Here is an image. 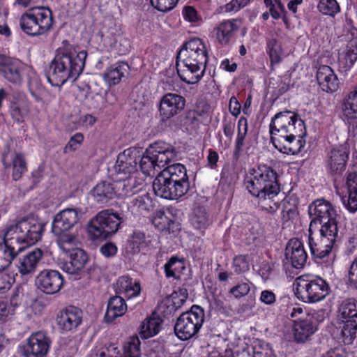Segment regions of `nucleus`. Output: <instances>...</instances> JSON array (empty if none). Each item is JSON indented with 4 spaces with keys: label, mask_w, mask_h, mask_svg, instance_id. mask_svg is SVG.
Returning <instances> with one entry per match:
<instances>
[{
    "label": "nucleus",
    "mask_w": 357,
    "mask_h": 357,
    "mask_svg": "<svg viewBox=\"0 0 357 357\" xmlns=\"http://www.w3.org/2000/svg\"><path fill=\"white\" fill-rule=\"evenodd\" d=\"M177 153L174 146L161 141L151 144L144 153L139 148L130 147L118 155L115 171L127 175L136 174L139 168L145 176H151L157 166L167 165Z\"/></svg>",
    "instance_id": "f257e3e1"
},
{
    "label": "nucleus",
    "mask_w": 357,
    "mask_h": 357,
    "mask_svg": "<svg viewBox=\"0 0 357 357\" xmlns=\"http://www.w3.org/2000/svg\"><path fill=\"white\" fill-rule=\"evenodd\" d=\"M271 142L280 153L297 155L305 147L306 128L299 114L291 110L276 113L269 124Z\"/></svg>",
    "instance_id": "f03ea898"
},
{
    "label": "nucleus",
    "mask_w": 357,
    "mask_h": 357,
    "mask_svg": "<svg viewBox=\"0 0 357 357\" xmlns=\"http://www.w3.org/2000/svg\"><path fill=\"white\" fill-rule=\"evenodd\" d=\"M279 174L275 169L266 164H259L252 169L245 178L249 193L257 199L258 206L271 214L280 208L281 191Z\"/></svg>",
    "instance_id": "7ed1b4c3"
},
{
    "label": "nucleus",
    "mask_w": 357,
    "mask_h": 357,
    "mask_svg": "<svg viewBox=\"0 0 357 357\" xmlns=\"http://www.w3.org/2000/svg\"><path fill=\"white\" fill-rule=\"evenodd\" d=\"M62 45L56 50L46 71L48 82L55 86H61L69 79L76 80L84 70L87 56L86 51L77 52L68 40H63Z\"/></svg>",
    "instance_id": "20e7f679"
},
{
    "label": "nucleus",
    "mask_w": 357,
    "mask_h": 357,
    "mask_svg": "<svg viewBox=\"0 0 357 357\" xmlns=\"http://www.w3.org/2000/svg\"><path fill=\"white\" fill-rule=\"evenodd\" d=\"M155 195L167 199H178L190 190V181L185 165L174 163L163 169L153 182Z\"/></svg>",
    "instance_id": "39448f33"
},
{
    "label": "nucleus",
    "mask_w": 357,
    "mask_h": 357,
    "mask_svg": "<svg viewBox=\"0 0 357 357\" xmlns=\"http://www.w3.org/2000/svg\"><path fill=\"white\" fill-rule=\"evenodd\" d=\"M342 231L308 229L307 244L314 261L323 267L332 268L336 257L333 248L342 238Z\"/></svg>",
    "instance_id": "423d86ee"
},
{
    "label": "nucleus",
    "mask_w": 357,
    "mask_h": 357,
    "mask_svg": "<svg viewBox=\"0 0 357 357\" xmlns=\"http://www.w3.org/2000/svg\"><path fill=\"white\" fill-rule=\"evenodd\" d=\"M337 326L332 335L339 343L349 345L357 337V301L354 298L343 300L337 307Z\"/></svg>",
    "instance_id": "0eeeda50"
},
{
    "label": "nucleus",
    "mask_w": 357,
    "mask_h": 357,
    "mask_svg": "<svg viewBox=\"0 0 357 357\" xmlns=\"http://www.w3.org/2000/svg\"><path fill=\"white\" fill-rule=\"evenodd\" d=\"M309 228L326 231H342L341 216L329 201L317 199L308 206Z\"/></svg>",
    "instance_id": "6e6552de"
},
{
    "label": "nucleus",
    "mask_w": 357,
    "mask_h": 357,
    "mask_svg": "<svg viewBox=\"0 0 357 357\" xmlns=\"http://www.w3.org/2000/svg\"><path fill=\"white\" fill-rule=\"evenodd\" d=\"M294 284L296 298L305 303L320 302L331 292L328 282L317 275L303 274L296 278Z\"/></svg>",
    "instance_id": "1a4fd4ad"
},
{
    "label": "nucleus",
    "mask_w": 357,
    "mask_h": 357,
    "mask_svg": "<svg viewBox=\"0 0 357 357\" xmlns=\"http://www.w3.org/2000/svg\"><path fill=\"white\" fill-rule=\"evenodd\" d=\"M54 24L52 10L47 6H36L22 14L19 24L22 31L31 37L47 34Z\"/></svg>",
    "instance_id": "9d476101"
},
{
    "label": "nucleus",
    "mask_w": 357,
    "mask_h": 357,
    "mask_svg": "<svg viewBox=\"0 0 357 357\" xmlns=\"http://www.w3.org/2000/svg\"><path fill=\"white\" fill-rule=\"evenodd\" d=\"M10 227L17 254L26 246L34 245L40 241L45 231V225L33 218H23Z\"/></svg>",
    "instance_id": "9b49d317"
},
{
    "label": "nucleus",
    "mask_w": 357,
    "mask_h": 357,
    "mask_svg": "<svg viewBox=\"0 0 357 357\" xmlns=\"http://www.w3.org/2000/svg\"><path fill=\"white\" fill-rule=\"evenodd\" d=\"M205 320L203 307L193 305L190 310L183 312L176 319L174 330L175 335L181 341L189 340L200 331Z\"/></svg>",
    "instance_id": "f8f14e48"
},
{
    "label": "nucleus",
    "mask_w": 357,
    "mask_h": 357,
    "mask_svg": "<svg viewBox=\"0 0 357 357\" xmlns=\"http://www.w3.org/2000/svg\"><path fill=\"white\" fill-rule=\"evenodd\" d=\"M121 223V218L118 213L102 211L89 223V237L92 241L106 239L119 230Z\"/></svg>",
    "instance_id": "ddd939ff"
},
{
    "label": "nucleus",
    "mask_w": 357,
    "mask_h": 357,
    "mask_svg": "<svg viewBox=\"0 0 357 357\" xmlns=\"http://www.w3.org/2000/svg\"><path fill=\"white\" fill-rule=\"evenodd\" d=\"M207 63L197 61L195 59L177 56L176 68L181 81L188 84H197L204 77Z\"/></svg>",
    "instance_id": "4468645a"
},
{
    "label": "nucleus",
    "mask_w": 357,
    "mask_h": 357,
    "mask_svg": "<svg viewBox=\"0 0 357 357\" xmlns=\"http://www.w3.org/2000/svg\"><path fill=\"white\" fill-rule=\"evenodd\" d=\"M349 154V147L346 144L333 146L328 151L325 160L326 168L334 180L341 176L345 171Z\"/></svg>",
    "instance_id": "2eb2a0df"
},
{
    "label": "nucleus",
    "mask_w": 357,
    "mask_h": 357,
    "mask_svg": "<svg viewBox=\"0 0 357 357\" xmlns=\"http://www.w3.org/2000/svg\"><path fill=\"white\" fill-rule=\"evenodd\" d=\"M51 344L45 333L38 331L33 333L20 348L23 357H47Z\"/></svg>",
    "instance_id": "dca6fc26"
},
{
    "label": "nucleus",
    "mask_w": 357,
    "mask_h": 357,
    "mask_svg": "<svg viewBox=\"0 0 357 357\" xmlns=\"http://www.w3.org/2000/svg\"><path fill=\"white\" fill-rule=\"evenodd\" d=\"M185 98L180 94L167 93L164 94L158 104L160 121L166 123L172 118L179 115L185 107Z\"/></svg>",
    "instance_id": "f3484780"
},
{
    "label": "nucleus",
    "mask_w": 357,
    "mask_h": 357,
    "mask_svg": "<svg viewBox=\"0 0 357 357\" xmlns=\"http://www.w3.org/2000/svg\"><path fill=\"white\" fill-rule=\"evenodd\" d=\"M64 284V278L57 270L44 269L36 278V285L42 292L52 295L60 291Z\"/></svg>",
    "instance_id": "a211bd4d"
},
{
    "label": "nucleus",
    "mask_w": 357,
    "mask_h": 357,
    "mask_svg": "<svg viewBox=\"0 0 357 357\" xmlns=\"http://www.w3.org/2000/svg\"><path fill=\"white\" fill-rule=\"evenodd\" d=\"M83 312L76 306L68 305L59 311L56 323L62 332L75 331L82 323Z\"/></svg>",
    "instance_id": "6ab92c4d"
},
{
    "label": "nucleus",
    "mask_w": 357,
    "mask_h": 357,
    "mask_svg": "<svg viewBox=\"0 0 357 357\" xmlns=\"http://www.w3.org/2000/svg\"><path fill=\"white\" fill-rule=\"evenodd\" d=\"M346 37L348 40L346 49L338 57L339 67L344 72L349 70L357 61V29L350 28Z\"/></svg>",
    "instance_id": "aec40b11"
},
{
    "label": "nucleus",
    "mask_w": 357,
    "mask_h": 357,
    "mask_svg": "<svg viewBox=\"0 0 357 357\" xmlns=\"http://www.w3.org/2000/svg\"><path fill=\"white\" fill-rule=\"evenodd\" d=\"M195 59L201 63H208V52L205 43L199 38H194L185 42L177 52V56Z\"/></svg>",
    "instance_id": "412c9836"
},
{
    "label": "nucleus",
    "mask_w": 357,
    "mask_h": 357,
    "mask_svg": "<svg viewBox=\"0 0 357 357\" xmlns=\"http://www.w3.org/2000/svg\"><path fill=\"white\" fill-rule=\"evenodd\" d=\"M79 220V211L76 208H66L56 213L52 223L53 234H61L73 228Z\"/></svg>",
    "instance_id": "4be33fe9"
},
{
    "label": "nucleus",
    "mask_w": 357,
    "mask_h": 357,
    "mask_svg": "<svg viewBox=\"0 0 357 357\" xmlns=\"http://www.w3.org/2000/svg\"><path fill=\"white\" fill-rule=\"evenodd\" d=\"M285 257L294 268H303L307 259L303 243L296 238L290 239L285 249Z\"/></svg>",
    "instance_id": "5701e85b"
},
{
    "label": "nucleus",
    "mask_w": 357,
    "mask_h": 357,
    "mask_svg": "<svg viewBox=\"0 0 357 357\" xmlns=\"http://www.w3.org/2000/svg\"><path fill=\"white\" fill-rule=\"evenodd\" d=\"M24 64L19 60L6 56L0 64V74L8 82L19 85L23 79Z\"/></svg>",
    "instance_id": "b1692460"
},
{
    "label": "nucleus",
    "mask_w": 357,
    "mask_h": 357,
    "mask_svg": "<svg viewBox=\"0 0 357 357\" xmlns=\"http://www.w3.org/2000/svg\"><path fill=\"white\" fill-rule=\"evenodd\" d=\"M129 64L123 61H118L114 63L107 67L102 73V79L109 87H113L122 81L130 72Z\"/></svg>",
    "instance_id": "393cba45"
},
{
    "label": "nucleus",
    "mask_w": 357,
    "mask_h": 357,
    "mask_svg": "<svg viewBox=\"0 0 357 357\" xmlns=\"http://www.w3.org/2000/svg\"><path fill=\"white\" fill-rule=\"evenodd\" d=\"M317 80L323 91L333 93L339 88V79L333 70L328 66L321 65L317 71Z\"/></svg>",
    "instance_id": "a878e982"
},
{
    "label": "nucleus",
    "mask_w": 357,
    "mask_h": 357,
    "mask_svg": "<svg viewBox=\"0 0 357 357\" xmlns=\"http://www.w3.org/2000/svg\"><path fill=\"white\" fill-rule=\"evenodd\" d=\"M317 324L313 317H306L298 321L294 320L293 325L294 337L296 342L304 343L317 331Z\"/></svg>",
    "instance_id": "bb28decb"
},
{
    "label": "nucleus",
    "mask_w": 357,
    "mask_h": 357,
    "mask_svg": "<svg viewBox=\"0 0 357 357\" xmlns=\"http://www.w3.org/2000/svg\"><path fill=\"white\" fill-rule=\"evenodd\" d=\"M119 189L116 186V181L108 183L102 181L98 183L91 191V195L98 204H107L116 196L122 197L119 195Z\"/></svg>",
    "instance_id": "cd10ccee"
},
{
    "label": "nucleus",
    "mask_w": 357,
    "mask_h": 357,
    "mask_svg": "<svg viewBox=\"0 0 357 357\" xmlns=\"http://www.w3.org/2000/svg\"><path fill=\"white\" fill-rule=\"evenodd\" d=\"M240 26L236 19L222 21L215 29V35L218 42L222 46L228 45L234 39L235 33L238 31Z\"/></svg>",
    "instance_id": "c85d7f7f"
},
{
    "label": "nucleus",
    "mask_w": 357,
    "mask_h": 357,
    "mask_svg": "<svg viewBox=\"0 0 357 357\" xmlns=\"http://www.w3.org/2000/svg\"><path fill=\"white\" fill-rule=\"evenodd\" d=\"M347 195L342 197L344 207L350 212L357 211V172L348 173L346 178Z\"/></svg>",
    "instance_id": "c756f323"
},
{
    "label": "nucleus",
    "mask_w": 357,
    "mask_h": 357,
    "mask_svg": "<svg viewBox=\"0 0 357 357\" xmlns=\"http://www.w3.org/2000/svg\"><path fill=\"white\" fill-rule=\"evenodd\" d=\"M141 291L139 282L134 280L128 275H123L118 278L116 283V293L123 296L127 299L137 297Z\"/></svg>",
    "instance_id": "7c9ffc66"
},
{
    "label": "nucleus",
    "mask_w": 357,
    "mask_h": 357,
    "mask_svg": "<svg viewBox=\"0 0 357 357\" xmlns=\"http://www.w3.org/2000/svg\"><path fill=\"white\" fill-rule=\"evenodd\" d=\"M69 252V260L66 261L63 270L69 274H75L80 271L88 261L86 252L81 248H73Z\"/></svg>",
    "instance_id": "2f4dec72"
},
{
    "label": "nucleus",
    "mask_w": 357,
    "mask_h": 357,
    "mask_svg": "<svg viewBox=\"0 0 357 357\" xmlns=\"http://www.w3.org/2000/svg\"><path fill=\"white\" fill-rule=\"evenodd\" d=\"M135 174L125 175L116 181V186L119 189V195L122 197H128L142 190L143 181L137 179Z\"/></svg>",
    "instance_id": "473e14b6"
},
{
    "label": "nucleus",
    "mask_w": 357,
    "mask_h": 357,
    "mask_svg": "<svg viewBox=\"0 0 357 357\" xmlns=\"http://www.w3.org/2000/svg\"><path fill=\"white\" fill-rule=\"evenodd\" d=\"M153 224L161 231L174 233L178 229L175 217L169 208L157 211L153 219Z\"/></svg>",
    "instance_id": "72a5a7b5"
},
{
    "label": "nucleus",
    "mask_w": 357,
    "mask_h": 357,
    "mask_svg": "<svg viewBox=\"0 0 357 357\" xmlns=\"http://www.w3.org/2000/svg\"><path fill=\"white\" fill-rule=\"evenodd\" d=\"M6 157L7 153H3L1 160L2 164L6 169L12 167V178L17 181L20 180L22 177L23 174L28 171L25 155L21 152L15 153L12 158L11 162L6 161Z\"/></svg>",
    "instance_id": "f704fd0d"
},
{
    "label": "nucleus",
    "mask_w": 357,
    "mask_h": 357,
    "mask_svg": "<svg viewBox=\"0 0 357 357\" xmlns=\"http://www.w3.org/2000/svg\"><path fill=\"white\" fill-rule=\"evenodd\" d=\"M43 256V251L40 248H34L24 255L23 258L20 259L17 267L21 275H26L34 273Z\"/></svg>",
    "instance_id": "c9c22d12"
},
{
    "label": "nucleus",
    "mask_w": 357,
    "mask_h": 357,
    "mask_svg": "<svg viewBox=\"0 0 357 357\" xmlns=\"http://www.w3.org/2000/svg\"><path fill=\"white\" fill-rule=\"evenodd\" d=\"M127 311V305L125 299L120 295L110 298L108 301L105 321L111 323L117 317L123 316Z\"/></svg>",
    "instance_id": "e433bc0d"
},
{
    "label": "nucleus",
    "mask_w": 357,
    "mask_h": 357,
    "mask_svg": "<svg viewBox=\"0 0 357 357\" xmlns=\"http://www.w3.org/2000/svg\"><path fill=\"white\" fill-rule=\"evenodd\" d=\"M185 294L183 298L178 296V292L174 291L169 297L164 299L158 305V311L166 318L173 315L186 301L188 294Z\"/></svg>",
    "instance_id": "4c0bfd02"
},
{
    "label": "nucleus",
    "mask_w": 357,
    "mask_h": 357,
    "mask_svg": "<svg viewBox=\"0 0 357 357\" xmlns=\"http://www.w3.org/2000/svg\"><path fill=\"white\" fill-rule=\"evenodd\" d=\"M162 320L155 313L144 320L142 324L139 335L143 339H149L156 335L160 331Z\"/></svg>",
    "instance_id": "58836bf2"
},
{
    "label": "nucleus",
    "mask_w": 357,
    "mask_h": 357,
    "mask_svg": "<svg viewBox=\"0 0 357 357\" xmlns=\"http://www.w3.org/2000/svg\"><path fill=\"white\" fill-rule=\"evenodd\" d=\"M237 128L238 132L233 151V158L236 160L239 159L241 153L243 152L244 142L248 131V120L245 117L241 116L238 119Z\"/></svg>",
    "instance_id": "ea45409f"
},
{
    "label": "nucleus",
    "mask_w": 357,
    "mask_h": 357,
    "mask_svg": "<svg viewBox=\"0 0 357 357\" xmlns=\"http://www.w3.org/2000/svg\"><path fill=\"white\" fill-rule=\"evenodd\" d=\"M0 250L3 251L4 259L12 261L17 255L12 229L10 226L6 229L3 236H0Z\"/></svg>",
    "instance_id": "a19ab883"
},
{
    "label": "nucleus",
    "mask_w": 357,
    "mask_h": 357,
    "mask_svg": "<svg viewBox=\"0 0 357 357\" xmlns=\"http://www.w3.org/2000/svg\"><path fill=\"white\" fill-rule=\"evenodd\" d=\"M342 109L347 120L357 119V86L344 99Z\"/></svg>",
    "instance_id": "79ce46f5"
},
{
    "label": "nucleus",
    "mask_w": 357,
    "mask_h": 357,
    "mask_svg": "<svg viewBox=\"0 0 357 357\" xmlns=\"http://www.w3.org/2000/svg\"><path fill=\"white\" fill-rule=\"evenodd\" d=\"M185 269V259L177 256H172L164 265L165 274L167 278L179 279Z\"/></svg>",
    "instance_id": "37998d69"
},
{
    "label": "nucleus",
    "mask_w": 357,
    "mask_h": 357,
    "mask_svg": "<svg viewBox=\"0 0 357 357\" xmlns=\"http://www.w3.org/2000/svg\"><path fill=\"white\" fill-rule=\"evenodd\" d=\"M266 51L270 58L271 66L278 64L282 61L283 49L277 39L271 38L267 41Z\"/></svg>",
    "instance_id": "c03bdc74"
},
{
    "label": "nucleus",
    "mask_w": 357,
    "mask_h": 357,
    "mask_svg": "<svg viewBox=\"0 0 357 357\" xmlns=\"http://www.w3.org/2000/svg\"><path fill=\"white\" fill-rule=\"evenodd\" d=\"M132 203L137 211L143 215L148 214L154 208V202L149 193L137 197Z\"/></svg>",
    "instance_id": "a18cd8bd"
},
{
    "label": "nucleus",
    "mask_w": 357,
    "mask_h": 357,
    "mask_svg": "<svg viewBox=\"0 0 357 357\" xmlns=\"http://www.w3.org/2000/svg\"><path fill=\"white\" fill-rule=\"evenodd\" d=\"M282 202L281 219L283 224L294 219L298 215V207L295 203H291L289 198L280 199Z\"/></svg>",
    "instance_id": "49530a36"
},
{
    "label": "nucleus",
    "mask_w": 357,
    "mask_h": 357,
    "mask_svg": "<svg viewBox=\"0 0 357 357\" xmlns=\"http://www.w3.org/2000/svg\"><path fill=\"white\" fill-rule=\"evenodd\" d=\"M190 220L192 226L197 229H205L209 225L208 214L203 206H198L194 210Z\"/></svg>",
    "instance_id": "de8ad7c7"
},
{
    "label": "nucleus",
    "mask_w": 357,
    "mask_h": 357,
    "mask_svg": "<svg viewBox=\"0 0 357 357\" xmlns=\"http://www.w3.org/2000/svg\"><path fill=\"white\" fill-rule=\"evenodd\" d=\"M317 9L324 15L334 17L341 10L337 0H319Z\"/></svg>",
    "instance_id": "09e8293b"
},
{
    "label": "nucleus",
    "mask_w": 357,
    "mask_h": 357,
    "mask_svg": "<svg viewBox=\"0 0 357 357\" xmlns=\"http://www.w3.org/2000/svg\"><path fill=\"white\" fill-rule=\"evenodd\" d=\"M140 340L137 336L129 338L123 346V353L121 357H141Z\"/></svg>",
    "instance_id": "8fccbe9b"
},
{
    "label": "nucleus",
    "mask_w": 357,
    "mask_h": 357,
    "mask_svg": "<svg viewBox=\"0 0 357 357\" xmlns=\"http://www.w3.org/2000/svg\"><path fill=\"white\" fill-rule=\"evenodd\" d=\"M264 3L271 17L275 20L281 18L280 12H285L284 5L281 0H264Z\"/></svg>",
    "instance_id": "3c124183"
},
{
    "label": "nucleus",
    "mask_w": 357,
    "mask_h": 357,
    "mask_svg": "<svg viewBox=\"0 0 357 357\" xmlns=\"http://www.w3.org/2000/svg\"><path fill=\"white\" fill-rule=\"evenodd\" d=\"M54 234L58 236L57 244L59 247L66 253L70 252L71 250L70 247L75 243V236L67 233V231Z\"/></svg>",
    "instance_id": "603ef678"
},
{
    "label": "nucleus",
    "mask_w": 357,
    "mask_h": 357,
    "mask_svg": "<svg viewBox=\"0 0 357 357\" xmlns=\"http://www.w3.org/2000/svg\"><path fill=\"white\" fill-rule=\"evenodd\" d=\"M152 6L160 12L167 13L174 9L179 0H150Z\"/></svg>",
    "instance_id": "864d4df0"
},
{
    "label": "nucleus",
    "mask_w": 357,
    "mask_h": 357,
    "mask_svg": "<svg viewBox=\"0 0 357 357\" xmlns=\"http://www.w3.org/2000/svg\"><path fill=\"white\" fill-rule=\"evenodd\" d=\"M182 15L185 21L190 23H197L202 20L201 15L192 6H185L182 9Z\"/></svg>",
    "instance_id": "5fc2aeb1"
},
{
    "label": "nucleus",
    "mask_w": 357,
    "mask_h": 357,
    "mask_svg": "<svg viewBox=\"0 0 357 357\" xmlns=\"http://www.w3.org/2000/svg\"><path fill=\"white\" fill-rule=\"evenodd\" d=\"M10 115L13 119L17 123L24 121V118L28 114V109L19 104L14 102L10 106Z\"/></svg>",
    "instance_id": "6e6d98bb"
},
{
    "label": "nucleus",
    "mask_w": 357,
    "mask_h": 357,
    "mask_svg": "<svg viewBox=\"0 0 357 357\" xmlns=\"http://www.w3.org/2000/svg\"><path fill=\"white\" fill-rule=\"evenodd\" d=\"M254 0H231L225 6L226 13H235L249 5Z\"/></svg>",
    "instance_id": "4d7b16f0"
},
{
    "label": "nucleus",
    "mask_w": 357,
    "mask_h": 357,
    "mask_svg": "<svg viewBox=\"0 0 357 357\" xmlns=\"http://www.w3.org/2000/svg\"><path fill=\"white\" fill-rule=\"evenodd\" d=\"M233 266L236 273H244L249 270V264L245 255H238L234 258Z\"/></svg>",
    "instance_id": "13d9d810"
},
{
    "label": "nucleus",
    "mask_w": 357,
    "mask_h": 357,
    "mask_svg": "<svg viewBox=\"0 0 357 357\" xmlns=\"http://www.w3.org/2000/svg\"><path fill=\"white\" fill-rule=\"evenodd\" d=\"M235 126L236 125H235L234 120L233 121L231 119H224L222 121L223 132H224V135L229 139L228 143H227V142H225V144L227 146H229V145L230 144V143L231 142V139H232V137H233V135L234 133V130H235Z\"/></svg>",
    "instance_id": "bf43d9fd"
},
{
    "label": "nucleus",
    "mask_w": 357,
    "mask_h": 357,
    "mask_svg": "<svg viewBox=\"0 0 357 357\" xmlns=\"http://www.w3.org/2000/svg\"><path fill=\"white\" fill-rule=\"evenodd\" d=\"M84 141V136L80 132L75 133L72 136L65 146V152L68 151H76Z\"/></svg>",
    "instance_id": "052dcab7"
},
{
    "label": "nucleus",
    "mask_w": 357,
    "mask_h": 357,
    "mask_svg": "<svg viewBox=\"0 0 357 357\" xmlns=\"http://www.w3.org/2000/svg\"><path fill=\"white\" fill-rule=\"evenodd\" d=\"M250 285L247 282H243L233 287L229 293L234 295L235 298H241L247 295L250 292Z\"/></svg>",
    "instance_id": "680f3d73"
},
{
    "label": "nucleus",
    "mask_w": 357,
    "mask_h": 357,
    "mask_svg": "<svg viewBox=\"0 0 357 357\" xmlns=\"http://www.w3.org/2000/svg\"><path fill=\"white\" fill-rule=\"evenodd\" d=\"M14 282V278L9 274L4 272H0V294L4 293L6 291L10 289L12 284Z\"/></svg>",
    "instance_id": "e2e57ef3"
},
{
    "label": "nucleus",
    "mask_w": 357,
    "mask_h": 357,
    "mask_svg": "<svg viewBox=\"0 0 357 357\" xmlns=\"http://www.w3.org/2000/svg\"><path fill=\"white\" fill-rule=\"evenodd\" d=\"M117 247L114 243L107 242L100 247V252L105 257H114L117 252Z\"/></svg>",
    "instance_id": "0e129e2a"
},
{
    "label": "nucleus",
    "mask_w": 357,
    "mask_h": 357,
    "mask_svg": "<svg viewBox=\"0 0 357 357\" xmlns=\"http://www.w3.org/2000/svg\"><path fill=\"white\" fill-rule=\"evenodd\" d=\"M259 300L266 305H271L276 301V295L271 290H263L261 292Z\"/></svg>",
    "instance_id": "69168bd1"
},
{
    "label": "nucleus",
    "mask_w": 357,
    "mask_h": 357,
    "mask_svg": "<svg viewBox=\"0 0 357 357\" xmlns=\"http://www.w3.org/2000/svg\"><path fill=\"white\" fill-rule=\"evenodd\" d=\"M348 278L350 284L357 289V256L350 265Z\"/></svg>",
    "instance_id": "338daca9"
},
{
    "label": "nucleus",
    "mask_w": 357,
    "mask_h": 357,
    "mask_svg": "<svg viewBox=\"0 0 357 357\" xmlns=\"http://www.w3.org/2000/svg\"><path fill=\"white\" fill-rule=\"evenodd\" d=\"M241 105L237 98L233 96L230 98L229 102V111L231 114L237 117L241 114Z\"/></svg>",
    "instance_id": "774afa93"
}]
</instances>
